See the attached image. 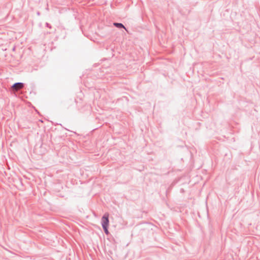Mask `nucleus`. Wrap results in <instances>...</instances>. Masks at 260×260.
I'll use <instances>...</instances> for the list:
<instances>
[{
    "instance_id": "7ed1b4c3",
    "label": "nucleus",
    "mask_w": 260,
    "mask_h": 260,
    "mask_svg": "<svg viewBox=\"0 0 260 260\" xmlns=\"http://www.w3.org/2000/svg\"><path fill=\"white\" fill-rule=\"evenodd\" d=\"M114 25L115 26L117 27H118V28H124V29H126V28H125L124 26L122 23H114Z\"/></svg>"
},
{
    "instance_id": "f03ea898",
    "label": "nucleus",
    "mask_w": 260,
    "mask_h": 260,
    "mask_svg": "<svg viewBox=\"0 0 260 260\" xmlns=\"http://www.w3.org/2000/svg\"><path fill=\"white\" fill-rule=\"evenodd\" d=\"M24 87V84L22 83H15L12 87L14 91H17L19 89H22Z\"/></svg>"
},
{
    "instance_id": "f257e3e1",
    "label": "nucleus",
    "mask_w": 260,
    "mask_h": 260,
    "mask_svg": "<svg viewBox=\"0 0 260 260\" xmlns=\"http://www.w3.org/2000/svg\"><path fill=\"white\" fill-rule=\"evenodd\" d=\"M108 218H109V214L108 213H105L102 218V226L104 230L105 233L107 235H108L109 234V231L108 230V228L109 226Z\"/></svg>"
}]
</instances>
